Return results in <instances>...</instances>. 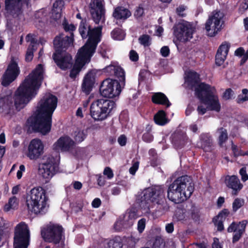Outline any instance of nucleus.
<instances>
[{"mask_svg": "<svg viewBox=\"0 0 248 248\" xmlns=\"http://www.w3.org/2000/svg\"><path fill=\"white\" fill-rule=\"evenodd\" d=\"M243 233L236 231L233 236L232 241L235 242L239 240Z\"/></svg>", "mask_w": 248, "mask_h": 248, "instance_id": "63", "label": "nucleus"}, {"mask_svg": "<svg viewBox=\"0 0 248 248\" xmlns=\"http://www.w3.org/2000/svg\"><path fill=\"white\" fill-rule=\"evenodd\" d=\"M87 135V130L78 129L74 132V138L77 142H80L85 139Z\"/></svg>", "mask_w": 248, "mask_h": 248, "instance_id": "34", "label": "nucleus"}, {"mask_svg": "<svg viewBox=\"0 0 248 248\" xmlns=\"http://www.w3.org/2000/svg\"><path fill=\"white\" fill-rule=\"evenodd\" d=\"M114 107L115 103L112 101L104 99L97 100L91 105V115L95 121L104 120Z\"/></svg>", "mask_w": 248, "mask_h": 248, "instance_id": "7", "label": "nucleus"}, {"mask_svg": "<svg viewBox=\"0 0 248 248\" xmlns=\"http://www.w3.org/2000/svg\"><path fill=\"white\" fill-rule=\"evenodd\" d=\"M228 214V212L226 210H224L220 212L217 217V218L218 220V222H217V230L221 231L223 229V224L221 222V220L226 217L227 215Z\"/></svg>", "mask_w": 248, "mask_h": 248, "instance_id": "37", "label": "nucleus"}, {"mask_svg": "<svg viewBox=\"0 0 248 248\" xmlns=\"http://www.w3.org/2000/svg\"><path fill=\"white\" fill-rule=\"evenodd\" d=\"M18 206V200L13 196L9 199L8 202L4 207V210L5 212H9L11 210H16Z\"/></svg>", "mask_w": 248, "mask_h": 248, "instance_id": "30", "label": "nucleus"}, {"mask_svg": "<svg viewBox=\"0 0 248 248\" xmlns=\"http://www.w3.org/2000/svg\"><path fill=\"white\" fill-rule=\"evenodd\" d=\"M218 132L219 143L221 145L228 139L227 132L225 129L220 128L218 129Z\"/></svg>", "mask_w": 248, "mask_h": 248, "instance_id": "36", "label": "nucleus"}, {"mask_svg": "<svg viewBox=\"0 0 248 248\" xmlns=\"http://www.w3.org/2000/svg\"><path fill=\"white\" fill-rule=\"evenodd\" d=\"M240 174L241 176L242 180L244 181H246L248 179V176L246 172V170L245 168H242L240 170Z\"/></svg>", "mask_w": 248, "mask_h": 248, "instance_id": "55", "label": "nucleus"}, {"mask_svg": "<svg viewBox=\"0 0 248 248\" xmlns=\"http://www.w3.org/2000/svg\"><path fill=\"white\" fill-rule=\"evenodd\" d=\"M225 184L227 186H240L238 178L235 176H227L225 178Z\"/></svg>", "mask_w": 248, "mask_h": 248, "instance_id": "33", "label": "nucleus"}, {"mask_svg": "<svg viewBox=\"0 0 248 248\" xmlns=\"http://www.w3.org/2000/svg\"><path fill=\"white\" fill-rule=\"evenodd\" d=\"M122 86L115 80H104L100 88L101 94L105 97L113 98L120 94Z\"/></svg>", "mask_w": 248, "mask_h": 248, "instance_id": "15", "label": "nucleus"}, {"mask_svg": "<svg viewBox=\"0 0 248 248\" xmlns=\"http://www.w3.org/2000/svg\"><path fill=\"white\" fill-rule=\"evenodd\" d=\"M137 217L138 215L135 211H129L124 215L122 220H118L116 222L115 228L118 231L120 230L121 227L127 228L133 224L134 220Z\"/></svg>", "mask_w": 248, "mask_h": 248, "instance_id": "20", "label": "nucleus"}, {"mask_svg": "<svg viewBox=\"0 0 248 248\" xmlns=\"http://www.w3.org/2000/svg\"><path fill=\"white\" fill-rule=\"evenodd\" d=\"M21 0H5V10L10 14H18L21 9Z\"/></svg>", "mask_w": 248, "mask_h": 248, "instance_id": "24", "label": "nucleus"}, {"mask_svg": "<svg viewBox=\"0 0 248 248\" xmlns=\"http://www.w3.org/2000/svg\"><path fill=\"white\" fill-rule=\"evenodd\" d=\"M63 1L62 0H56L53 3V8L52 11H59L62 12V8L63 6Z\"/></svg>", "mask_w": 248, "mask_h": 248, "instance_id": "41", "label": "nucleus"}, {"mask_svg": "<svg viewBox=\"0 0 248 248\" xmlns=\"http://www.w3.org/2000/svg\"><path fill=\"white\" fill-rule=\"evenodd\" d=\"M58 160L51 155H48L44 163L40 164L39 172L45 183H47L58 170Z\"/></svg>", "mask_w": 248, "mask_h": 248, "instance_id": "9", "label": "nucleus"}, {"mask_svg": "<svg viewBox=\"0 0 248 248\" xmlns=\"http://www.w3.org/2000/svg\"><path fill=\"white\" fill-rule=\"evenodd\" d=\"M122 244L119 239H114L109 240L106 248H122Z\"/></svg>", "mask_w": 248, "mask_h": 248, "instance_id": "38", "label": "nucleus"}, {"mask_svg": "<svg viewBox=\"0 0 248 248\" xmlns=\"http://www.w3.org/2000/svg\"><path fill=\"white\" fill-rule=\"evenodd\" d=\"M212 248H222L219 240L217 238H214V242L212 244Z\"/></svg>", "mask_w": 248, "mask_h": 248, "instance_id": "64", "label": "nucleus"}, {"mask_svg": "<svg viewBox=\"0 0 248 248\" xmlns=\"http://www.w3.org/2000/svg\"><path fill=\"white\" fill-rule=\"evenodd\" d=\"M232 150L233 151V154L235 156L239 155H246L245 154V153L242 152L241 151H239V149L237 148V147L235 145H232Z\"/></svg>", "mask_w": 248, "mask_h": 248, "instance_id": "60", "label": "nucleus"}, {"mask_svg": "<svg viewBox=\"0 0 248 248\" xmlns=\"http://www.w3.org/2000/svg\"><path fill=\"white\" fill-rule=\"evenodd\" d=\"M139 167V162L138 161L135 162L133 163L132 166L129 169V172L132 175H134L138 170Z\"/></svg>", "mask_w": 248, "mask_h": 248, "instance_id": "48", "label": "nucleus"}, {"mask_svg": "<svg viewBox=\"0 0 248 248\" xmlns=\"http://www.w3.org/2000/svg\"><path fill=\"white\" fill-rule=\"evenodd\" d=\"M160 53L161 55L164 57L168 56L170 54L169 48L167 46L162 47L160 49Z\"/></svg>", "mask_w": 248, "mask_h": 248, "instance_id": "54", "label": "nucleus"}, {"mask_svg": "<svg viewBox=\"0 0 248 248\" xmlns=\"http://www.w3.org/2000/svg\"><path fill=\"white\" fill-rule=\"evenodd\" d=\"M144 13L143 9L142 7H139L137 8V9L136 10L135 13H134V16L137 18H139L141 17Z\"/></svg>", "mask_w": 248, "mask_h": 248, "instance_id": "56", "label": "nucleus"}, {"mask_svg": "<svg viewBox=\"0 0 248 248\" xmlns=\"http://www.w3.org/2000/svg\"><path fill=\"white\" fill-rule=\"evenodd\" d=\"M30 231L26 224L20 222L15 229L14 248H27L29 245Z\"/></svg>", "mask_w": 248, "mask_h": 248, "instance_id": "8", "label": "nucleus"}, {"mask_svg": "<svg viewBox=\"0 0 248 248\" xmlns=\"http://www.w3.org/2000/svg\"><path fill=\"white\" fill-rule=\"evenodd\" d=\"M63 28L66 31H72L76 29V27L72 24H68L66 21L63 23Z\"/></svg>", "mask_w": 248, "mask_h": 248, "instance_id": "47", "label": "nucleus"}, {"mask_svg": "<svg viewBox=\"0 0 248 248\" xmlns=\"http://www.w3.org/2000/svg\"><path fill=\"white\" fill-rule=\"evenodd\" d=\"M154 121L155 124L160 125H165L168 122L166 114L163 110H159L155 115Z\"/></svg>", "mask_w": 248, "mask_h": 248, "instance_id": "29", "label": "nucleus"}, {"mask_svg": "<svg viewBox=\"0 0 248 248\" xmlns=\"http://www.w3.org/2000/svg\"><path fill=\"white\" fill-rule=\"evenodd\" d=\"M142 139L147 142H150L153 140V137L149 132H146L143 134Z\"/></svg>", "mask_w": 248, "mask_h": 248, "instance_id": "49", "label": "nucleus"}, {"mask_svg": "<svg viewBox=\"0 0 248 248\" xmlns=\"http://www.w3.org/2000/svg\"><path fill=\"white\" fill-rule=\"evenodd\" d=\"M194 191V187H169L168 199L175 203H180L190 197Z\"/></svg>", "mask_w": 248, "mask_h": 248, "instance_id": "11", "label": "nucleus"}, {"mask_svg": "<svg viewBox=\"0 0 248 248\" xmlns=\"http://www.w3.org/2000/svg\"><path fill=\"white\" fill-rule=\"evenodd\" d=\"M26 203L28 209L35 214L46 213L49 207L48 199L43 187H34L28 193Z\"/></svg>", "mask_w": 248, "mask_h": 248, "instance_id": "6", "label": "nucleus"}, {"mask_svg": "<svg viewBox=\"0 0 248 248\" xmlns=\"http://www.w3.org/2000/svg\"><path fill=\"white\" fill-rule=\"evenodd\" d=\"M118 142L121 146H124L126 142V138L124 135L120 136L118 139Z\"/></svg>", "mask_w": 248, "mask_h": 248, "instance_id": "61", "label": "nucleus"}, {"mask_svg": "<svg viewBox=\"0 0 248 248\" xmlns=\"http://www.w3.org/2000/svg\"><path fill=\"white\" fill-rule=\"evenodd\" d=\"M246 224L247 221L246 220H243L239 222V223L237 225L236 231L243 233L245 231Z\"/></svg>", "mask_w": 248, "mask_h": 248, "instance_id": "46", "label": "nucleus"}, {"mask_svg": "<svg viewBox=\"0 0 248 248\" xmlns=\"http://www.w3.org/2000/svg\"><path fill=\"white\" fill-rule=\"evenodd\" d=\"M44 149L45 145L43 142L39 139L35 138L29 142L25 154L29 159L35 161L43 155Z\"/></svg>", "mask_w": 248, "mask_h": 248, "instance_id": "14", "label": "nucleus"}, {"mask_svg": "<svg viewBox=\"0 0 248 248\" xmlns=\"http://www.w3.org/2000/svg\"><path fill=\"white\" fill-rule=\"evenodd\" d=\"M186 75L185 83L189 89L194 88L195 94L201 102L206 105L209 109L219 111L220 105L215 95V88L204 83H199V75L194 71H188Z\"/></svg>", "mask_w": 248, "mask_h": 248, "instance_id": "3", "label": "nucleus"}, {"mask_svg": "<svg viewBox=\"0 0 248 248\" xmlns=\"http://www.w3.org/2000/svg\"><path fill=\"white\" fill-rule=\"evenodd\" d=\"M140 43L144 46H149L151 44L150 37L148 35H142L139 38Z\"/></svg>", "mask_w": 248, "mask_h": 248, "instance_id": "39", "label": "nucleus"}, {"mask_svg": "<svg viewBox=\"0 0 248 248\" xmlns=\"http://www.w3.org/2000/svg\"><path fill=\"white\" fill-rule=\"evenodd\" d=\"M19 73V69L17 62L12 60L7 69L1 78V84L4 86H8L14 81Z\"/></svg>", "mask_w": 248, "mask_h": 248, "instance_id": "17", "label": "nucleus"}, {"mask_svg": "<svg viewBox=\"0 0 248 248\" xmlns=\"http://www.w3.org/2000/svg\"><path fill=\"white\" fill-rule=\"evenodd\" d=\"M13 97L11 95H7L0 98V108L6 109L13 104Z\"/></svg>", "mask_w": 248, "mask_h": 248, "instance_id": "31", "label": "nucleus"}, {"mask_svg": "<svg viewBox=\"0 0 248 248\" xmlns=\"http://www.w3.org/2000/svg\"><path fill=\"white\" fill-rule=\"evenodd\" d=\"M223 14L219 11L213 12L205 24V29L208 36H216L222 29Z\"/></svg>", "mask_w": 248, "mask_h": 248, "instance_id": "10", "label": "nucleus"}, {"mask_svg": "<svg viewBox=\"0 0 248 248\" xmlns=\"http://www.w3.org/2000/svg\"><path fill=\"white\" fill-rule=\"evenodd\" d=\"M113 15L117 19H126L131 16V13L127 9L120 7L115 9Z\"/></svg>", "mask_w": 248, "mask_h": 248, "instance_id": "27", "label": "nucleus"}, {"mask_svg": "<svg viewBox=\"0 0 248 248\" xmlns=\"http://www.w3.org/2000/svg\"><path fill=\"white\" fill-rule=\"evenodd\" d=\"M112 37L117 40H122L124 38L125 34L120 29H115L111 32Z\"/></svg>", "mask_w": 248, "mask_h": 248, "instance_id": "35", "label": "nucleus"}, {"mask_svg": "<svg viewBox=\"0 0 248 248\" xmlns=\"http://www.w3.org/2000/svg\"><path fill=\"white\" fill-rule=\"evenodd\" d=\"M61 17V12L59 11H53L51 12V17L55 21L59 20Z\"/></svg>", "mask_w": 248, "mask_h": 248, "instance_id": "53", "label": "nucleus"}, {"mask_svg": "<svg viewBox=\"0 0 248 248\" xmlns=\"http://www.w3.org/2000/svg\"><path fill=\"white\" fill-rule=\"evenodd\" d=\"M230 44L228 42H223L219 47L216 56V63L218 66L222 65L227 57Z\"/></svg>", "mask_w": 248, "mask_h": 248, "instance_id": "21", "label": "nucleus"}, {"mask_svg": "<svg viewBox=\"0 0 248 248\" xmlns=\"http://www.w3.org/2000/svg\"><path fill=\"white\" fill-rule=\"evenodd\" d=\"M101 30L102 27L100 26L89 29V39L87 43L78 51L75 63L70 71V77L71 78H75L83 66L90 62L98 43L100 41Z\"/></svg>", "mask_w": 248, "mask_h": 248, "instance_id": "4", "label": "nucleus"}, {"mask_svg": "<svg viewBox=\"0 0 248 248\" xmlns=\"http://www.w3.org/2000/svg\"><path fill=\"white\" fill-rule=\"evenodd\" d=\"M98 184L99 186H104L106 184V180L105 177L101 174L97 175Z\"/></svg>", "mask_w": 248, "mask_h": 248, "instance_id": "59", "label": "nucleus"}, {"mask_svg": "<svg viewBox=\"0 0 248 248\" xmlns=\"http://www.w3.org/2000/svg\"><path fill=\"white\" fill-rule=\"evenodd\" d=\"M233 94L234 93L232 90L228 89L223 94V98L226 100L230 99L232 97Z\"/></svg>", "mask_w": 248, "mask_h": 248, "instance_id": "50", "label": "nucleus"}, {"mask_svg": "<svg viewBox=\"0 0 248 248\" xmlns=\"http://www.w3.org/2000/svg\"><path fill=\"white\" fill-rule=\"evenodd\" d=\"M103 174L107 177L108 179H111L113 177L114 174L112 169L108 167H106L103 171Z\"/></svg>", "mask_w": 248, "mask_h": 248, "instance_id": "44", "label": "nucleus"}, {"mask_svg": "<svg viewBox=\"0 0 248 248\" xmlns=\"http://www.w3.org/2000/svg\"><path fill=\"white\" fill-rule=\"evenodd\" d=\"M162 191L156 190L153 187H148L144 189L142 193L140 206L142 208H148L150 202H155L162 196Z\"/></svg>", "mask_w": 248, "mask_h": 248, "instance_id": "16", "label": "nucleus"}, {"mask_svg": "<svg viewBox=\"0 0 248 248\" xmlns=\"http://www.w3.org/2000/svg\"><path fill=\"white\" fill-rule=\"evenodd\" d=\"M26 40L27 42H30V45L28 46L26 54V60L31 61L33 56V52L37 49V40L33 34H29L26 37Z\"/></svg>", "mask_w": 248, "mask_h": 248, "instance_id": "23", "label": "nucleus"}, {"mask_svg": "<svg viewBox=\"0 0 248 248\" xmlns=\"http://www.w3.org/2000/svg\"><path fill=\"white\" fill-rule=\"evenodd\" d=\"M201 147L205 151H208L212 144L211 137L209 134L203 133L200 136Z\"/></svg>", "mask_w": 248, "mask_h": 248, "instance_id": "26", "label": "nucleus"}, {"mask_svg": "<svg viewBox=\"0 0 248 248\" xmlns=\"http://www.w3.org/2000/svg\"><path fill=\"white\" fill-rule=\"evenodd\" d=\"M192 180L190 177L187 175L182 176L176 179L172 184V186H183L190 185Z\"/></svg>", "mask_w": 248, "mask_h": 248, "instance_id": "28", "label": "nucleus"}, {"mask_svg": "<svg viewBox=\"0 0 248 248\" xmlns=\"http://www.w3.org/2000/svg\"><path fill=\"white\" fill-rule=\"evenodd\" d=\"M96 73L94 70L89 71L85 76L82 85V90L89 93L94 83Z\"/></svg>", "mask_w": 248, "mask_h": 248, "instance_id": "22", "label": "nucleus"}, {"mask_svg": "<svg viewBox=\"0 0 248 248\" xmlns=\"http://www.w3.org/2000/svg\"><path fill=\"white\" fill-rule=\"evenodd\" d=\"M130 59L132 61H137L138 60V55L137 52L131 50L130 52Z\"/></svg>", "mask_w": 248, "mask_h": 248, "instance_id": "62", "label": "nucleus"}, {"mask_svg": "<svg viewBox=\"0 0 248 248\" xmlns=\"http://www.w3.org/2000/svg\"><path fill=\"white\" fill-rule=\"evenodd\" d=\"M117 66V65L111 64L106 66L104 69V72L108 73L110 76H112L115 74L116 68Z\"/></svg>", "mask_w": 248, "mask_h": 248, "instance_id": "42", "label": "nucleus"}, {"mask_svg": "<svg viewBox=\"0 0 248 248\" xmlns=\"http://www.w3.org/2000/svg\"><path fill=\"white\" fill-rule=\"evenodd\" d=\"M79 31L82 38H86L87 36L86 33V29L84 25L82 23H81L79 26Z\"/></svg>", "mask_w": 248, "mask_h": 248, "instance_id": "52", "label": "nucleus"}, {"mask_svg": "<svg viewBox=\"0 0 248 248\" xmlns=\"http://www.w3.org/2000/svg\"><path fill=\"white\" fill-rule=\"evenodd\" d=\"M146 219L141 218L138 222V230L139 232L141 233L144 231L145 227Z\"/></svg>", "mask_w": 248, "mask_h": 248, "instance_id": "43", "label": "nucleus"}, {"mask_svg": "<svg viewBox=\"0 0 248 248\" xmlns=\"http://www.w3.org/2000/svg\"><path fill=\"white\" fill-rule=\"evenodd\" d=\"M114 75L119 78V81L118 83L121 84L122 87H124L125 85V73L123 69L121 67L117 65Z\"/></svg>", "mask_w": 248, "mask_h": 248, "instance_id": "32", "label": "nucleus"}, {"mask_svg": "<svg viewBox=\"0 0 248 248\" xmlns=\"http://www.w3.org/2000/svg\"><path fill=\"white\" fill-rule=\"evenodd\" d=\"M104 2L103 0H92L90 4L91 14L96 24L103 23L105 21L104 7Z\"/></svg>", "mask_w": 248, "mask_h": 248, "instance_id": "18", "label": "nucleus"}, {"mask_svg": "<svg viewBox=\"0 0 248 248\" xmlns=\"http://www.w3.org/2000/svg\"><path fill=\"white\" fill-rule=\"evenodd\" d=\"M41 235L45 241L55 244L62 242L63 239L62 228L57 224L49 225L43 228Z\"/></svg>", "mask_w": 248, "mask_h": 248, "instance_id": "12", "label": "nucleus"}, {"mask_svg": "<svg viewBox=\"0 0 248 248\" xmlns=\"http://www.w3.org/2000/svg\"><path fill=\"white\" fill-rule=\"evenodd\" d=\"M43 78V67L41 64L24 80L15 93V105L20 110L36 94Z\"/></svg>", "mask_w": 248, "mask_h": 248, "instance_id": "2", "label": "nucleus"}, {"mask_svg": "<svg viewBox=\"0 0 248 248\" xmlns=\"http://www.w3.org/2000/svg\"><path fill=\"white\" fill-rule=\"evenodd\" d=\"M186 8L184 6H180L176 9V12L178 15L182 17L185 16L186 14L184 13Z\"/></svg>", "mask_w": 248, "mask_h": 248, "instance_id": "58", "label": "nucleus"}, {"mask_svg": "<svg viewBox=\"0 0 248 248\" xmlns=\"http://www.w3.org/2000/svg\"><path fill=\"white\" fill-rule=\"evenodd\" d=\"M244 204L243 199L236 198L232 203V208L234 211H236L238 209L241 207Z\"/></svg>", "mask_w": 248, "mask_h": 248, "instance_id": "40", "label": "nucleus"}, {"mask_svg": "<svg viewBox=\"0 0 248 248\" xmlns=\"http://www.w3.org/2000/svg\"><path fill=\"white\" fill-rule=\"evenodd\" d=\"M176 217L178 220H182L185 218V211L184 209H178L175 214Z\"/></svg>", "mask_w": 248, "mask_h": 248, "instance_id": "45", "label": "nucleus"}, {"mask_svg": "<svg viewBox=\"0 0 248 248\" xmlns=\"http://www.w3.org/2000/svg\"><path fill=\"white\" fill-rule=\"evenodd\" d=\"M25 171V167L23 165H21L19 166V170L16 173V177L17 179H19L22 177V173Z\"/></svg>", "mask_w": 248, "mask_h": 248, "instance_id": "57", "label": "nucleus"}, {"mask_svg": "<svg viewBox=\"0 0 248 248\" xmlns=\"http://www.w3.org/2000/svg\"><path fill=\"white\" fill-rule=\"evenodd\" d=\"M195 31L194 27L189 22L182 21L174 27V34L181 42L190 40Z\"/></svg>", "mask_w": 248, "mask_h": 248, "instance_id": "13", "label": "nucleus"}, {"mask_svg": "<svg viewBox=\"0 0 248 248\" xmlns=\"http://www.w3.org/2000/svg\"><path fill=\"white\" fill-rule=\"evenodd\" d=\"M57 97L46 93L39 102L34 116L27 121L28 125L33 130L46 135L51 129L52 115L57 106Z\"/></svg>", "mask_w": 248, "mask_h": 248, "instance_id": "1", "label": "nucleus"}, {"mask_svg": "<svg viewBox=\"0 0 248 248\" xmlns=\"http://www.w3.org/2000/svg\"><path fill=\"white\" fill-rule=\"evenodd\" d=\"M74 142L68 136L60 138L53 145V150L57 152L68 151Z\"/></svg>", "mask_w": 248, "mask_h": 248, "instance_id": "19", "label": "nucleus"}, {"mask_svg": "<svg viewBox=\"0 0 248 248\" xmlns=\"http://www.w3.org/2000/svg\"><path fill=\"white\" fill-rule=\"evenodd\" d=\"M73 42V33L70 36H57L54 40L53 43L56 52L53 54V59L57 65L62 70H66L71 67L73 61L71 56L66 53L61 52L72 44Z\"/></svg>", "mask_w": 248, "mask_h": 248, "instance_id": "5", "label": "nucleus"}, {"mask_svg": "<svg viewBox=\"0 0 248 248\" xmlns=\"http://www.w3.org/2000/svg\"><path fill=\"white\" fill-rule=\"evenodd\" d=\"M152 99L155 104H161L169 107L171 104L169 102L167 97L162 93H156L153 95Z\"/></svg>", "mask_w": 248, "mask_h": 248, "instance_id": "25", "label": "nucleus"}, {"mask_svg": "<svg viewBox=\"0 0 248 248\" xmlns=\"http://www.w3.org/2000/svg\"><path fill=\"white\" fill-rule=\"evenodd\" d=\"M236 100L238 104H242L244 102L248 100V95L239 94Z\"/></svg>", "mask_w": 248, "mask_h": 248, "instance_id": "51", "label": "nucleus"}]
</instances>
